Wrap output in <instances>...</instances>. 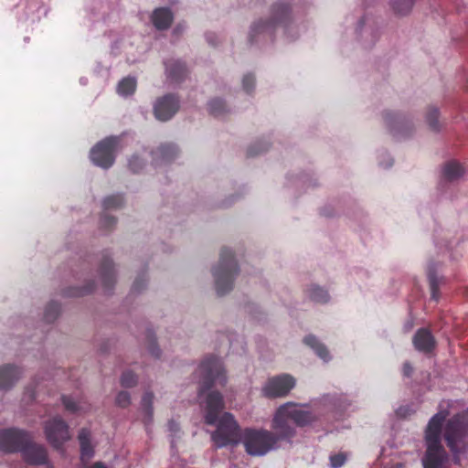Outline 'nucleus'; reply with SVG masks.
<instances>
[{
	"label": "nucleus",
	"instance_id": "nucleus-36",
	"mask_svg": "<svg viewBox=\"0 0 468 468\" xmlns=\"http://www.w3.org/2000/svg\"><path fill=\"white\" fill-rule=\"evenodd\" d=\"M129 166L133 172H137L142 168V163L139 161L137 156H134L130 160Z\"/></svg>",
	"mask_w": 468,
	"mask_h": 468
},
{
	"label": "nucleus",
	"instance_id": "nucleus-2",
	"mask_svg": "<svg viewBox=\"0 0 468 468\" xmlns=\"http://www.w3.org/2000/svg\"><path fill=\"white\" fill-rule=\"evenodd\" d=\"M314 420V415L304 406L287 402L274 413L271 428L275 433L265 429H245L240 442L250 456H263L276 449L279 440L290 439L295 434L293 424L303 426Z\"/></svg>",
	"mask_w": 468,
	"mask_h": 468
},
{
	"label": "nucleus",
	"instance_id": "nucleus-10",
	"mask_svg": "<svg viewBox=\"0 0 468 468\" xmlns=\"http://www.w3.org/2000/svg\"><path fill=\"white\" fill-rule=\"evenodd\" d=\"M23 442V433L16 430L0 431V449L5 452L19 450Z\"/></svg>",
	"mask_w": 468,
	"mask_h": 468
},
{
	"label": "nucleus",
	"instance_id": "nucleus-24",
	"mask_svg": "<svg viewBox=\"0 0 468 468\" xmlns=\"http://www.w3.org/2000/svg\"><path fill=\"white\" fill-rule=\"evenodd\" d=\"M136 81L133 78H125L119 82L117 91L122 96H128L135 90Z\"/></svg>",
	"mask_w": 468,
	"mask_h": 468
},
{
	"label": "nucleus",
	"instance_id": "nucleus-30",
	"mask_svg": "<svg viewBox=\"0 0 468 468\" xmlns=\"http://www.w3.org/2000/svg\"><path fill=\"white\" fill-rule=\"evenodd\" d=\"M131 403V397L127 391H121L116 397V404L122 408H126Z\"/></svg>",
	"mask_w": 468,
	"mask_h": 468
},
{
	"label": "nucleus",
	"instance_id": "nucleus-45",
	"mask_svg": "<svg viewBox=\"0 0 468 468\" xmlns=\"http://www.w3.org/2000/svg\"><path fill=\"white\" fill-rule=\"evenodd\" d=\"M283 13H284V15H285V14H287V9H283V10H282V14H283Z\"/></svg>",
	"mask_w": 468,
	"mask_h": 468
},
{
	"label": "nucleus",
	"instance_id": "nucleus-33",
	"mask_svg": "<svg viewBox=\"0 0 468 468\" xmlns=\"http://www.w3.org/2000/svg\"><path fill=\"white\" fill-rule=\"evenodd\" d=\"M224 110V102L220 100L212 101L209 103V111L215 115L220 114Z\"/></svg>",
	"mask_w": 468,
	"mask_h": 468
},
{
	"label": "nucleus",
	"instance_id": "nucleus-14",
	"mask_svg": "<svg viewBox=\"0 0 468 468\" xmlns=\"http://www.w3.org/2000/svg\"><path fill=\"white\" fill-rule=\"evenodd\" d=\"M23 455L27 462L33 464L44 463L47 460L45 447L36 444L27 445L23 451Z\"/></svg>",
	"mask_w": 468,
	"mask_h": 468
},
{
	"label": "nucleus",
	"instance_id": "nucleus-9",
	"mask_svg": "<svg viewBox=\"0 0 468 468\" xmlns=\"http://www.w3.org/2000/svg\"><path fill=\"white\" fill-rule=\"evenodd\" d=\"M178 100L171 95L159 99L154 104V115L160 121H167L178 110Z\"/></svg>",
	"mask_w": 468,
	"mask_h": 468
},
{
	"label": "nucleus",
	"instance_id": "nucleus-26",
	"mask_svg": "<svg viewBox=\"0 0 468 468\" xmlns=\"http://www.w3.org/2000/svg\"><path fill=\"white\" fill-rule=\"evenodd\" d=\"M154 401V395L151 392H145L142 399V408L149 420L152 417L153 410H152V404Z\"/></svg>",
	"mask_w": 468,
	"mask_h": 468
},
{
	"label": "nucleus",
	"instance_id": "nucleus-20",
	"mask_svg": "<svg viewBox=\"0 0 468 468\" xmlns=\"http://www.w3.org/2000/svg\"><path fill=\"white\" fill-rule=\"evenodd\" d=\"M63 405L69 412L71 413H81L89 410V405L86 402L77 401L69 397L62 398Z\"/></svg>",
	"mask_w": 468,
	"mask_h": 468
},
{
	"label": "nucleus",
	"instance_id": "nucleus-23",
	"mask_svg": "<svg viewBox=\"0 0 468 468\" xmlns=\"http://www.w3.org/2000/svg\"><path fill=\"white\" fill-rule=\"evenodd\" d=\"M307 292L309 298L316 303H326L329 299L327 292L317 285H311Z\"/></svg>",
	"mask_w": 468,
	"mask_h": 468
},
{
	"label": "nucleus",
	"instance_id": "nucleus-5",
	"mask_svg": "<svg viewBox=\"0 0 468 468\" xmlns=\"http://www.w3.org/2000/svg\"><path fill=\"white\" fill-rule=\"evenodd\" d=\"M118 139L109 137L98 143L90 151V159L94 165L102 168L110 167L114 162V152Z\"/></svg>",
	"mask_w": 468,
	"mask_h": 468
},
{
	"label": "nucleus",
	"instance_id": "nucleus-28",
	"mask_svg": "<svg viewBox=\"0 0 468 468\" xmlns=\"http://www.w3.org/2000/svg\"><path fill=\"white\" fill-rule=\"evenodd\" d=\"M59 313V305L57 303H49L45 312V318L48 322L54 320Z\"/></svg>",
	"mask_w": 468,
	"mask_h": 468
},
{
	"label": "nucleus",
	"instance_id": "nucleus-18",
	"mask_svg": "<svg viewBox=\"0 0 468 468\" xmlns=\"http://www.w3.org/2000/svg\"><path fill=\"white\" fill-rule=\"evenodd\" d=\"M165 70L168 78L179 80L186 73V68L180 61H170L165 63Z\"/></svg>",
	"mask_w": 468,
	"mask_h": 468
},
{
	"label": "nucleus",
	"instance_id": "nucleus-37",
	"mask_svg": "<svg viewBox=\"0 0 468 468\" xmlns=\"http://www.w3.org/2000/svg\"><path fill=\"white\" fill-rule=\"evenodd\" d=\"M80 468H107L102 463H95L92 465H88L86 463H81Z\"/></svg>",
	"mask_w": 468,
	"mask_h": 468
},
{
	"label": "nucleus",
	"instance_id": "nucleus-13",
	"mask_svg": "<svg viewBox=\"0 0 468 468\" xmlns=\"http://www.w3.org/2000/svg\"><path fill=\"white\" fill-rule=\"evenodd\" d=\"M21 371L13 366L0 367V389L11 388L20 378Z\"/></svg>",
	"mask_w": 468,
	"mask_h": 468
},
{
	"label": "nucleus",
	"instance_id": "nucleus-25",
	"mask_svg": "<svg viewBox=\"0 0 468 468\" xmlns=\"http://www.w3.org/2000/svg\"><path fill=\"white\" fill-rule=\"evenodd\" d=\"M426 122L431 131L438 132L441 129L439 111L437 108L431 107L428 109L426 113Z\"/></svg>",
	"mask_w": 468,
	"mask_h": 468
},
{
	"label": "nucleus",
	"instance_id": "nucleus-39",
	"mask_svg": "<svg viewBox=\"0 0 468 468\" xmlns=\"http://www.w3.org/2000/svg\"><path fill=\"white\" fill-rule=\"evenodd\" d=\"M148 350L149 352L154 356H159V349L157 348V346L154 344V343H151L148 346Z\"/></svg>",
	"mask_w": 468,
	"mask_h": 468
},
{
	"label": "nucleus",
	"instance_id": "nucleus-29",
	"mask_svg": "<svg viewBox=\"0 0 468 468\" xmlns=\"http://www.w3.org/2000/svg\"><path fill=\"white\" fill-rule=\"evenodd\" d=\"M346 454L343 452L333 454L330 456V465L332 468H339L346 463Z\"/></svg>",
	"mask_w": 468,
	"mask_h": 468
},
{
	"label": "nucleus",
	"instance_id": "nucleus-31",
	"mask_svg": "<svg viewBox=\"0 0 468 468\" xmlns=\"http://www.w3.org/2000/svg\"><path fill=\"white\" fill-rule=\"evenodd\" d=\"M122 198L120 196H112L104 200V207L106 208L118 207L122 205Z\"/></svg>",
	"mask_w": 468,
	"mask_h": 468
},
{
	"label": "nucleus",
	"instance_id": "nucleus-35",
	"mask_svg": "<svg viewBox=\"0 0 468 468\" xmlns=\"http://www.w3.org/2000/svg\"><path fill=\"white\" fill-rule=\"evenodd\" d=\"M254 82H255V80H254L253 76H251V75L244 76V78L242 80L243 89L247 92L250 91L252 90V88L254 87Z\"/></svg>",
	"mask_w": 468,
	"mask_h": 468
},
{
	"label": "nucleus",
	"instance_id": "nucleus-21",
	"mask_svg": "<svg viewBox=\"0 0 468 468\" xmlns=\"http://www.w3.org/2000/svg\"><path fill=\"white\" fill-rule=\"evenodd\" d=\"M414 1L415 0H392L391 6L397 15L405 16L411 11Z\"/></svg>",
	"mask_w": 468,
	"mask_h": 468
},
{
	"label": "nucleus",
	"instance_id": "nucleus-16",
	"mask_svg": "<svg viewBox=\"0 0 468 468\" xmlns=\"http://www.w3.org/2000/svg\"><path fill=\"white\" fill-rule=\"evenodd\" d=\"M465 174V168L456 161L448 162L442 170V176L445 180L453 182L461 177H463Z\"/></svg>",
	"mask_w": 468,
	"mask_h": 468
},
{
	"label": "nucleus",
	"instance_id": "nucleus-40",
	"mask_svg": "<svg viewBox=\"0 0 468 468\" xmlns=\"http://www.w3.org/2000/svg\"><path fill=\"white\" fill-rule=\"evenodd\" d=\"M383 155H384L385 159L387 160V162H386V164H384V163L380 162V165H381L382 166H384V167H389V166H391V165H392V163H393L392 158H391V157L389 156V154H387V153H384V154H383Z\"/></svg>",
	"mask_w": 468,
	"mask_h": 468
},
{
	"label": "nucleus",
	"instance_id": "nucleus-8",
	"mask_svg": "<svg viewBox=\"0 0 468 468\" xmlns=\"http://www.w3.org/2000/svg\"><path fill=\"white\" fill-rule=\"evenodd\" d=\"M200 370L212 383L225 385L227 381L225 370L221 360L218 357H210L205 360L200 367Z\"/></svg>",
	"mask_w": 468,
	"mask_h": 468
},
{
	"label": "nucleus",
	"instance_id": "nucleus-19",
	"mask_svg": "<svg viewBox=\"0 0 468 468\" xmlns=\"http://www.w3.org/2000/svg\"><path fill=\"white\" fill-rule=\"evenodd\" d=\"M303 341L307 346H309L315 351V353L321 359H323L324 361H328L330 359L329 352L327 351L325 346L320 344L314 336L308 335L304 338Z\"/></svg>",
	"mask_w": 468,
	"mask_h": 468
},
{
	"label": "nucleus",
	"instance_id": "nucleus-1",
	"mask_svg": "<svg viewBox=\"0 0 468 468\" xmlns=\"http://www.w3.org/2000/svg\"><path fill=\"white\" fill-rule=\"evenodd\" d=\"M448 415L446 410H441L427 425L423 468H450L449 456L441 444L442 431L456 463H460V455L468 445V410L452 417L445 423Z\"/></svg>",
	"mask_w": 468,
	"mask_h": 468
},
{
	"label": "nucleus",
	"instance_id": "nucleus-22",
	"mask_svg": "<svg viewBox=\"0 0 468 468\" xmlns=\"http://www.w3.org/2000/svg\"><path fill=\"white\" fill-rule=\"evenodd\" d=\"M101 281L107 289L113 283L114 269L111 261H107L101 268Z\"/></svg>",
	"mask_w": 468,
	"mask_h": 468
},
{
	"label": "nucleus",
	"instance_id": "nucleus-4",
	"mask_svg": "<svg viewBox=\"0 0 468 468\" xmlns=\"http://www.w3.org/2000/svg\"><path fill=\"white\" fill-rule=\"evenodd\" d=\"M237 273L238 267L233 260L232 251L228 249L222 250L218 264L213 270L215 287L218 294H225L231 290Z\"/></svg>",
	"mask_w": 468,
	"mask_h": 468
},
{
	"label": "nucleus",
	"instance_id": "nucleus-6",
	"mask_svg": "<svg viewBox=\"0 0 468 468\" xmlns=\"http://www.w3.org/2000/svg\"><path fill=\"white\" fill-rule=\"evenodd\" d=\"M294 386V378L290 375L283 374L269 378L262 386L261 393L270 399L282 398L288 395Z\"/></svg>",
	"mask_w": 468,
	"mask_h": 468
},
{
	"label": "nucleus",
	"instance_id": "nucleus-27",
	"mask_svg": "<svg viewBox=\"0 0 468 468\" xmlns=\"http://www.w3.org/2000/svg\"><path fill=\"white\" fill-rule=\"evenodd\" d=\"M137 377L132 371H126L122 374L121 383L123 387L132 388L137 383Z\"/></svg>",
	"mask_w": 468,
	"mask_h": 468
},
{
	"label": "nucleus",
	"instance_id": "nucleus-38",
	"mask_svg": "<svg viewBox=\"0 0 468 468\" xmlns=\"http://www.w3.org/2000/svg\"><path fill=\"white\" fill-rule=\"evenodd\" d=\"M430 280H431V297L434 300H437V291H436V284H435L434 278L430 276Z\"/></svg>",
	"mask_w": 468,
	"mask_h": 468
},
{
	"label": "nucleus",
	"instance_id": "nucleus-34",
	"mask_svg": "<svg viewBox=\"0 0 468 468\" xmlns=\"http://www.w3.org/2000/svg\"><path fill=\"white\" fill-rule=\"evenodd\" d=\"M270 27H271V25L269 23L259 22L252 27L251 33L255 34V33L268 32L270 30Z\"/></svg>",
	"mask_w": 468,
	"mask_h": 468
},
{
	"label": "nucleus",
	"instance_id": "nucleus-7",
	"mask_svg": "<svg viewBox=\"0 0 468 468\" xmlns=\"http://www.w3.org/2000/svg\"><path fill=\"white\" fill-rule=\"evenodd\" d=\"M48 441L55 448H60L71 436L69 425L59 417H54L48 420L44 426Z\"/></svg>",
	"mask_w": 468,
	"mask_h": 468
},
{
	"label": "nucleus",
	"instance_id": "nucleus-17",
	"mask_svg": "<svg viewBox=\"0 0 468 468\" xmlns=\"http://www.w3.org/2000/svg\"><path fill=\"white\" fill-rule=\"evenodd\" d=\"M152 20L156 28L165 29L171 25L173 15L167 8H157L153 13Z\"/></svg>",
	"mask_w": 468,
	"mask_h": 468
},
{
	"label": "nucleus",
	"instance_id": "nucleus-3",
	"mask_svg": "<svg viewBox=\"0 0 468 468\" xmlns=\"http://www.w3.org/2000/svg\"><path fill=\"white\" fill-rule=\"evenodd\" d=\"M200 406L207 424L216 425L211 432V441L217 448L234 446L240 442L241 432L238 422L231 413L224 412L222 395L218 391L199 392Z\"/></svg>",
	"mask_w": 468,
	"mask_h": 468
},
{
	"label": "nucleus",
	"instance_id": "nucleus-44",
	"mask_svg": "<svg viewBox=\"0 0 468 468\" xmlns=\"http://www.w3.org/2000/svg\"><path fill=\"white\" fill-rule=\"evenodd\" d=\"M176 425L174 423L170 424V428L173 429Z\"/></svg>",
	"mask_w": 468,
	"mask_h": 468
},
{
	"label": "nucleus",
	"instance_id": "nucleus-43",
	"mask_svg": "<svg viewBox=\"0 0 468 468\" xmlns=\"http://www.w3.org/2000/svg\"><path fill=\"white\" fill-rule=\"evenodd\" d=\"M392 468H404V466L401 464V463H397L395 466H393Z\"/></svg>",
	"mask_w": 468,
	"mask_h": 468
},
{
	"label": "nucleus",
	"instance_id": "nucleus-12",
	"mask_svg": "<svg viewBox=\"0 0 468 468\" xmlns=\"http://www.w3.org/2000/svg\"><path fill=\"white\" fill-rule=\"evenodd\" d=\"M385 122L397 137L405 136L411 130V125L405 119L392 113H388L385 116Z\"/></svg>",
	"mask_w": 468,
	"mask_h": 468
},
{
	"label": "nucleus",
	"instance_id": "nucleus-42",
	"mask_svg": "<svg viewBox=\"0 0 468 468\" xmlns=\"http://www.w3.org/2000/svg\"><path fill=\"white\" fill-rule=\"evenodd\" d=\"M411 371H412V369H411L410 366L408 363H406V364L404 365V374H405L406 376H410V373H411Z\"/></svg>",
	"mask_w": 468,
	"mask_h": 468
},
{
	"label": "nucleus",
	"instance_id": "nucleus-11",
	"mask_svg": "<svg viewBox=\"0 0 468 468\" xmlns=\"http://www.w3.org/2000/svg\"><path fill=\"white\" fill-rule=\"evenodd\" d=\"M415 348L423 353L431 352L435 346V340L427 329H420L413 337Z\"/></svg>",
	"mask_w": 468,
	"mask_h": 468
},
{
	"label": "nucleus",
	"instance_id": "nucleus-32",
	"mask_svg": "<svg viewBox=\"0 0 468 468\" xmlns=\"http://www.w3.org/2000/svg\"><path fill=\"white\" fill-rule=\"evenodd\" d=\"M176 154V148L173 145H165L159 149L155 154L160 155L163 159H169Z\"/></svg>",
	"mask_w": 468,
	"mask_h": 468
},
{
	"label": "nucleus",
	"instance_id": "nucleus-41",
	"mask_svg": "<svg viewBox=\"0 0 468 468\" xmlns=\"http://www.w3.org/2000/svg\"><path fill=\"white\" fill-rule=\"evenodd\" d=\"M92 290H93V287H89V288H86V289L82 290L81 292H74L72 294L75 295V296H79V295H82L84 293L90 292Z\"/></svg>",
	"mask_w": 468,
	"mask_h": 468
},
{
	"label": "nucleus",
	"instance_id": "nucleus-15",
	"mask_svg": "<svg viewBox=\"0 0 468 468\" xmlns=\"http://www.w3.org/2000/svg\"><path fill=\"white\" fill-rule=\"evenodd\" d=\"M79 441L80 444V460L81 463H87L94 453L93 447L90 444V433L88 430L82 429L79 433Z\"/></svg>",
	"mask_w": 468,
	"mask_h": 468
}]
</instances>
